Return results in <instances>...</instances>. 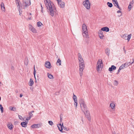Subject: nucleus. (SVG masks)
Wrapping results in <instances>:
<instances>
[{
  "label": "nucleus",
  "instance_id": "obj_1",
  "mask_svg": "<svg viewBox=\"0 0 134 134\" xmlns=\"http://www.w3.org/2000/svg\"><path fill=\"white\" fill-rule=\"evenodd\" d=\"M46 2L45 5L47 10V11L49 15L52 16H54V14L56 13V8L54 7V5L50 0H45Z\"/></svg>",
  "mask_w": 134,
  "mask_h": 134
},
{
  "label": "nucleus",
  "instance_id": "obj_2",
  "mask_svg": "<svg viewBox=\"0 0 134 134\" xmlns=\"http://www.w3.org/2000/svg\"><path fill=\"white\" fill-rule=\"evenodd\" d=\"M82 34L83 36L87 38L88 37V31L85 24H83L82 26Z\"/></svg>",
  "mask_w": 134,
  "mask_h": 134
},
{
  "label": "nucleus",
  "instance_id": "obj_3",
  "mask_svg": "<svg viewBox=\"0 0 134 134\" xmlns=\"http://www.w3.org/2000/svg\"><path fill=\"white\" fill-rule=\"evenodd\" d=\"M103 66V64L102 62V60L99 59L97 63V70L98 71H99L100 68H102Z\"/></svg>",
  "mask_w": 134,
  "mask_h": 134
},
{
  "label": "nucleus",
  "instance_id": "obj_4",
  "mask_svg": "<svg viewBox=\"0 0 134 134\" xmlns=\"http://www.w3.org/2000/svg\"><path fill=\"white\" fill-rule=\"evenodd\" d=\"M83 4L87 9H89L90 8L91 3L89 0H86L83 2Z\"/></svg>",
  "mask_w": 134,
  "mask_h": 134
},
{
  "label": "nucleus",
  "instance_id": "obj_5",
  "mask_svg": "<svg viewBox=\"0 0 134 134\" xmlns=\"http://www.w3.org/2000/svg\"><path fill=\"white\" fill-rule=\"evenodd\" d=\"M131 36V34H130L129 35H128V34H125L122 35V37L125 40H127L128 42H129L130 41Z\"/></svg>",
  "mask_w": 134,
  "mask_h": 134
},
{
  "label": "nucleus",
  "instance_id": "obj_6",
  "mask_svg": "<svg viewBox=\"0 0 134 134\" xmlns=\"http://www.w3.org/2000/svg\"><path fill=\"white\" fill-rule=\"evenodd\" d=\"M78 57L79 60V64L84 63V61L83 59L82 56L81 54L80 53H79L78 54Z\"/></svg>",
  "mask_w": 134,
  "mask_h": 134
},
{
  "label": "nucleus",
  "instance_id": "obj_7",
  "mask_svg": "<svg viewBox=\"0 0 134 134\" xmlns=\"http://www.w3.org/2000/svg\"><path fill=\"white\" fill-rule=\"evenodd\" d=\"M23 6H24L25 7L31 4L30 0H27V1H23Z\"/></svg>",
  "mask_w": 134,
  "mask_h": 134
},
{
  "label": "nucleus",
  "instance_id": "obj_8",
  "mask_svg": "<svg viewBox=\"0 0 134 134\" xmlns=\"http://www.w3.org/2000/svg\"><path fill=\"white\" fill-rule=\"evenodd\" d=\"M58 5L59 7L61 8H63L64 6V3L61 2V0H57Z\"/></svg>",
  "mask_w": 134,
  "mask_h": 134
},
{
  "label": "nucleus",
  "instance_id": "obj_9",
  "mask_svg": "<svg viewBox=\"0 0 134 134\" xmlns=\"http://www.w3.org/2000/svg\"><path fill=\"white\" fill-rule=\"evenodd\" d=\"M113 3L115 6L119 8L120 10H121V8L119 6L118 3L116 0H112Z\"/></svg>",
  "mask_w": 134,
  "mask_h": 134
},
{
  "label": "nucleus",
  "instance_id": "obj_10",
  "mask_svg": "<svg viewBox=\"0 0 134 134\" xmlns=\"http://www.w3.org/2000/svg\"><path fill=\"white\" fill-rule=\"evenodd\" d=\"M80 107L81 110L83 112H84V111L87 110V107L85 104L82 105L80 106Z\"/></svg>",
  "mask_w": 134,
  "mask_h": 134
},
{
  "label": "nucleus",
  "instance_id": "obj_11",
  "mask_svg": "<svg viewBox=\"0 0 134 134\" xmlns=\"http://www.w3.org/2000/svg\"><path fill=\"white\" fill-rule=\"evenodd\" d=\"M79 71H83V70L85 68L84 63L79 64Z\"/></svg>",
  "mask_w": 134,
  "mask_h": 134
},
{
  "label": "nucleus",
  "instance_id": "obj_12",
  "mask_svg": "<svg viewBox=\"0 0 134 134\" xmlns=\"http://www.w3.org/2000/svg\"><path fill=\"white\" fill-rule=\"evenodd\" d=\"M45 65L46 68H50L51 67L50 63L49 62H46L45 63Z\"/></svg>",
  "mask_w": 134,
  "mask_h": 134
},
{
  "label": "nucleus",
  "instance_id": "obj_13",
  "mask_svg": "<svg viewBox=\"0 0 134 134\" xmlns=\"http://www.w3.org/2000/svg\"><path fill=\"white\" fill-rule=\"evenodd\" d=\"M41 126L40 124H35L32 125L31 127L33 128H36L39 127Z\"/></svg>",
  "mask_w": 134,
  "mask_h": 134
},
{
  "label": "nucleus",
  "instance_id": "obj_14",
  "mask_svg": "<svg viewBox=\"0 0 134 134\" xmlns=\"http://www.w3.org/2000/svg\"><path fill=\"white\" fill-rule=\"evenodd\" d=\"M106 32H108L109 31V29L108 27H102L101 29V30Z\"/></svg>",
  "mask_w": 134,
  "mask_h": 134
},
{
  "label": "nucleus",
  "instance_id": "obj_15",
  "mask_svg": "<svg viewBox=\"0 0 134 134\" xmlns=\"http://www.w3.org/2000/svg\"><path fill=\"white\" fill-rule=\"evenodd\" d=\"M116 67L114 65H112L111 67H110L109 69V70L110 71H111L113 70L116 69Z\"/></svg>",
  "mask_w": 134,
  "mask_h": 134
},
{
  "label": "nucleus",
  "instance_id": "obj_16",
  "mask_svg": "<svg viewBox=\"0 0 134 134\" xmlns=\"http://www.w3.org/2000/svg\"><path fill=\"white\" fill-rule=\"evenodd\" d=\"M99 36L100 39H102L104 36L103 34V33L101 30L99 31Z\"/></svg>",
  "mask_w": 134,
  "mask_h": 134
},
{
  "label": "nucleus",
  "instance_id": "obj_17",
  "mask_svg": "<svg viewBox=\"0 0 134 134\" xmlns=\"http://www.w3.org/2000/svg\"><path fill=\"white\" fill-rule=\"evenodd\" d=\"M58 125L61 127V129L60 130V131L62 133L64 132L63 131V127H64L63 126V123L62 122V124H61V123H60L58 124Z\"/></svg>",
  "mask_w": 134,
  "mask_h": 134
},
{
  "label": "nucleus",
  "instance_id": "obj_18",
  "mask_svg": "<svg viewBox=\"0 0 134 134\" xmlns=\"http://www.w3.org/2000/svg\"><path fill=\"white\" fill-rule=\"evenodd\" d=\"M16 4H17V7L19 8V9L20 8V2L19 0H15Z\"/></svg>",
  "mask_w": 134,
  "mask_h": 134
},
{
  "label": "nucleus",
  "instance_id": "obj_19",
  "mask_svg": "<svg viewBox=\"0 0 134 134\" xmlns=\"http://www.w3.org/2000/svg\"><path fill=\"white\" fill-rule=\"evenodd\" d=\"M30 29L31 30L33 33H35L36 32V30L32 26H31L30 27Z\"/></svg>",
  "mask_w": 134,
  "mask_h": 134
},
{
  "label": "nucleus",
  "instance_id": "obj_20",
  "mask_svg": "<svg viewBox=\"0 0 134 134\" xmlns=\"http://www.w3.org/2000/svg\"><path fill=\"white\" fill-rule=\"evenodd\" d=\"M27 124V122H22L21 124V125L23 127H25L26 126Z\"/></svg>",
  "mask_w": 134,
  "mask_h": 134
},
{
  "label": "nucleus",
  "instance_id": "obj_21",
  "mask_svg": "<svg viewBox=\"0 0 134 134\" xmlns=\"http://www.w3.org/2000/svg\"><path fill=\"white\" fill-rule=\"evenodd\" d=\"M105 53L109 56L110 53V50L108 48H107L105 50Z\"/></svg>",
  "mask_w": 134,
  "mask_h": 134
},
{
  "label": "nucleus",
  "instance_id": "obj_22",
  "mask_svg": "<svg viewBox=\"0 0 134 134\" xmlns=\"http://www.w3.org/2000/svg\"><path fill=\"white\" fill-rule=\"evenodd\" d=\"M79 103L80 104V106L82 105V104H85V102L84 101V100L83 99H80L79 101Z\"/></svg>",
  "mask_w": 134,
  "mask_h": 134
},
{
  "label": "nucleus",
  "instance_id": "obj_23",
  "mask_svg": "<svg viewBox=\"0 0 134 134\" xmlns=\"http://www.w3.org/2000/svg\"><path fill=\"white\" fill-rule=\"evenodd\" d=\"M34 83V82L32 79H30L29 82V85L30 86H32Z\"/></svg>",
  "mask_w": 134,
  "mask_h": 134
},
{
  "label": "nucleus",
  "instance_id": "obj_24",
  "mask_svg": "<svg viewBox=\"0 0 134 134\" xmlns=\"http://www.w3.org/2000/svg\"><path fill=\"white\" fill-rule=\"evenodd\" d=\"M1 9L3 10H4L5 8L4 6V3L3 2H2L1 4Z\"/></svg>",
  "mask_w": 134,
  "mask_h": 134
},
{
  "label": "nucleus",
  "instance_id": "obj_25",
  "mask_svg": "<svg viewBox=\"0 0 134 134\" xmlns=\"http://www.w3.org/2000/svg\"><path fill=\"white\" fill-rule=\"evenodd\" d=\"M28 62H29L28 59L27 57H26L25 58V61H24L25 64L26 65H27L28 64Z\"/></svg>",
  "mask_w": 134,
  "mask_h": 134
},
{
  "label": "nucleus",
  "instance_id": "obj_26",
  "mask_svg": "<svg viewBox=\"0 0 134 134\" xmlns=\"http://www.w3.org/2000/svg\"><path fill=\"white\" fill-rule=\"evenodd\" d=\"M47 76L50 79H53L54 78L53 76L52 75L49 73H48Z\"/></svg>",
  "mask_w": 134,
  "mask_h": 134
},
{
  "label": "nucleus",
  "instance_id": "obj_27",
  "mask_svg": "<svg viewBox=\"0 0 134 134\" xmlns=\"http://www.w3.org/2000/svg\"><path fill=\"white\" fill-rule=\"evenodd\" d=\"M61 61L60 59H58L56 63L57 64V65H58L59 66H60L61 65Z\"/></svg>",
  "mask_w": 134,
  "mask_h": 134
},
{
  "label": "nucleus",
  "instance_id": "obj_28",
  "mask_svg": "<svg viewBox=\"0 0 134 134\" xmlns=\"http://www.w3.org/2000/svg\"><path fill=\"white\" fill-rule=\"evenodd\" d=\"M110 106L113 109H114L115 108V105L114 103H111L110 104Z\"/></svg>",
  "mask_w": 134,
  "mask_h": 134
},
{
  "label": "nucleus",
  "instance_id": "obj_29",
  "mask_svg": "<svg viewBox=\"0 0 134 134\" xmlns=\"http://www.w3.org/2000/svg\"><path fill=\"white\" fill-rule=\"evenodd\" d=\"M7 126L9 129L10 130H12L13 127V125L12 124H8Z\"/></svg>",
  "mask_w": 134,
  "mask_h": 134
},
{
  "label": "nucleus",
  "instance_id": "obj_30",
  "mask_svg": "<svg viewBox=\"0 0 134 134\" xmlns=\"http://www.w3.org/2000/svg\"><path fill=\"white\" fill-rule=\"evenodd\" d=\"M107 4L109 7L111 8L113 6V4L112 3L109 2H108L107 3Z\"/></svg>",
  "mask_w": 134,
  "mask_h": 134
},
{
  "label": "nucleus",
  "instance_id": "obj_31",
  "mask_svg": "<svg viewBox=\"0 0 134 134\" xmlns=\"http://www.w3.org/2000/svg\"><path fill=\"white\" fill-rule=\"evenodd\" d=\"M83 112L84 113V114H85V116L86 115H90L89 111L87 110L84 111V112Z\"/></svg>",
  "mask_w": 134,
  "mask_h": 134
},
{
  "label": "nucleus",
  "instance_id": "obj_32",
  "mask_svg": "<svg viewBox=\"0 0 134 134\" xmlns=\"http://www.w3.org/2000/svg\"><path fill=\"white\" fill-rule=\"evenodd\" d=\"M34 71L33 74H34V77L35 78V79H36V77H35V75H36V71L35 70V65L34 66Z\"/></svg>",
  "mask_w": 134,
  "mask_h": 134
},
{
  "label": "nucleus",
  "instance_id": "obj_33",
  "mask_svg": "<svg viewBox=\"0 0 134 134\" xmlns=\"http://www.w3.org/2000/svg\"><path fill=\"white\" fill-rule=\"evenodd\" d=\"M0 108L1 112L3 113V108L2 105L1 104H0Z\"/></svg>",
  "mask_w": 134,
  "mask_h": 134
},
{
  "label": "nucleus",
  "instance_id": "obj_34",
  "mask_svg": "<svg viewBox=\"0 0 134 134\" xmlns=\"http://www.w3.org/2000/svg\"><path fill=\"white\" fill-rule=\"evenodd\" d=\"M73 99L74 101L77 100L76 96L73 94Z\"/></svg>",
  "mask_w": 134,
  "mask_h": 134
},
{
  "label": "nucleus",
  "instance_id": "obj_35",
  "mask_svg": "<svg viewBox=\"0 0 134 134\" xmlns=\"http://www.w3.org/2000/svg\"><path fill=\"white\" fill-rule=\"evenodd\" d=\"M86 117L87 119L88 120H91V118L90 116V115H86Z\"/></svg>",
  "mask_w": 134,
  "mask_h": 134
},
{
  "label": "nucleus",
  "instance_id": "obj_36",
  "mask_svg": "<svg viewBox=\"0 0 134 134\" xmlns=\"http://www.w3.org/2000/svg\"><path fill=\"white\" fill-rule=\"evenodd\" d=\"M125 67V64H122L119 67V68L121 70L124 68Z\"/></svg>",
  "mask_w": 134,
  "mask_h": 134
},
{
  "label": "nucleus",
  "instance_id": "obj_37",
  "mask_svg": "<svg viewBox=\"0 0 134 134\" xmlns=\"http://www.w3.org/2000/svg\"><path fill=\"white\" fill-rule=\"evenodd\" d=\"M10 109L12 111H15L16 110V108H12L11 107H9Z\"/></svg>",
  "mask_w": 134,
  "mask_h": 134
},
{
  "label": "nucleus",
  "instance_id": "obj_38",
  "mask_svg": "<svg viewBox=\"0 0 134 134\" xmlns=\"http://www.w3.org/2000/svg\"><path fill=\"white\" fill-rule=\"evenodd\" d=\"M42 24L41 22L39 21L37 23V25L38 27H40Z\"/></svg>",
  "mask_w": 134,
  "mask_h": 134
},
{
  "label": "nucleus",
  "instance_id": "obj_39",
  "mask_svg": "<svg viewBox=\"0 0 134 134\" xmlns=\"http://www.w3.org/2000/svg\"><path fill=\"white\" fill-rule=\"evenodd\" d=\"M131 63L130 62H129L128 63H126L125 64H125V66H128L129 65H130V64H131Z\"/></svg>",
  "mask_w": 134,
  "mask_h": 134
},
{
  "label": "nucleus",
  "instance_id": "obj_40",
  "mask_svg": "<svg viewBox=\"0 0 134 134\" xmlns=\"http://www.w3.org/2000/svg\"><path fill=\"white\" fill-rule=\"evenodd\" d=\"M75 103H74V105H75V108H77V100L76 101H75Z\"/></svg>",
  "mask_w": 134,
  "mask_h": 134
},
{
  "label": "nucleus",
  "instance_id": "obj_41",
  "mask_svg": "<svg viewBox=\"0 0 134 134\" xmlns=\"http://www.w3.org/2000/svg\"><path fill=\"white\" fill-rule=\"evenodd\" d=\"M63 129L64 130L66 131H69V128H67V127H63Z\"/></svg>",
  "mask_w": 134,
  "mask_h": 134
},
{
  "label": "nucleus",
  "instance_id": "obj_42",
  "mask_svg": "<svg viewBox=\"0 0 134 134\" xmlns=\"http://www.w3.org/2000/svg\"><path fill=\"white\" fill-rule=\"evenodd\" d=\"M118 82L116 80H115L114 83V84L115 86H117L118 85Z\"/></svg>",
  "mask_w": 134,
  "mask_h": 134
},
{
  "label": "nucleus",
  "instance_id": "obj_43",
  "mask_svg": "<svg viewBox=\"0 0 134 134\" xmlns=\"http://www.w3.org/2000/svg\"><path fill=\"white\" fill-rule=\"evenodd\" d=\"M48 122L49 124L51 125H52L53 124V123L52 121H49Z\"/></svg>",
  "mask_w": 134,
  "mask_h": 134
},
{
  "label": "nucleus",
  "instance_id": "obj_44",
  "mask_svg": "<svg viewBox=\"0 0 134 134\" xmlns=\"http://www.w3.org/2000/svg\"><path fill=\"white\" fill-rule=\"evenodd\" d=\"M29 114L30 115L29 116L31 118L33 116V114L31 113V112H29Z\"/></svg>",
  "mask_w": 134,
  "mask_h": 134
},
{
  "label": "nucleus",
  "instance_id": "obj_45",
  "mask_svg": "<svg viewBox=\"0 0 134 134\" xmlns=\"http://www.w3.org/2000/svg\"><path fill=\"white\" fill-rule=\"evenodd\" d=\"M131 3H130L129 6H128V8L130 9L129 11H130L131 10Z\"/></svg>",
  "mask_w": 134,
  "mask_h": 134
},
{
  "label": "nucleus",
  "instance_id": "obj_46",
  "mask_svg": "<svg viewBox=\"0 0 134 134\" xmlns=\"http://www.w3.org/2000/svg\"><path fill=\"white\" fill-rule=\"evenodd\" d=\"M83 71H80L79 74H80V76H82V73H83Z\"/></svg>",
  "mask_w": 134,
  "mask_h": 134
},
{
  "label": "nucleus",
  "instance_id": "obj_47",
  "mask_svg": "<svg viewBox=\"0 0 134 134\" xmlns=\"http://www.w3.org/2000/svg\"><path fill=\"white\" fill-rule=\"evenodd\" d=\"M19 118L21 120H23L24 119L20 115H19Z\"/></svg>",
  "mask_w": 134,
  "mask_h": 134
},
{
  "label": "nucleus",
  "instance_id": "obj_48",
  "mask_svg": "<svg viewBox=\"0 0 134 134\" xmlns=\"http://www.w3.org/2000/svg\"><path fill=\"white\" fill-rule=\"evenodd\" d=\"M40 4L41 5V12L43 13V8L42 6V4Z\"/></svg>",
  "mask_w": 134,
  "mask_h": 134
},
{
  "label": "nucleus",
  "instance_id": "obj_49",
  "mask_svg": "<svg viewBox=\"0 0 134 134\" xmlns=\"http://www.w3.org/2000/svg\"><path fill=\"white\" fill-rule=\"evenodd\" d=\"M121 69H120L119 68V69H118V72H117L116 73V74H119V72H120V70H121Z\"/></svg>",
  "mask_w": 134,
  "mask_h": 134
},
{
  "label": "nucleus",
  "instance_id": "obj_50",
  "mask_svg": "<svg viewBox=\"0 0 134 134\" xmlns=\"http://www.w3.org/2000/svg\"><path fill=\"white\" fill-rule=\"evenodd\" d=\"M123 50L124 51V52L125 54H126V50L125 49V47L124 46L123 48Z\"/></svg>",
  "mask_w": 134,
  "mask_h": 134
},
{
  "label": "nucleus",
  "instance_id": "obj_51",
  "mask_svg": "<svg viewBox=\"0 0 134 134\" xmlns=\"http://www.w3.org/2000/svg\"><path fill=\"white\" fill-rule=\"evenodd\" d=\"M31 117L29 116V117H27L26 118V120H30L31 118Z\"/></svg>",
  "mask_w": 134,
  "mask_h": 134
},
{
  "label": "nucleus",
  "instance_id": "obj_52",
  "mask_svg": "<svg viewBox=\"0 0 134 134\" xmlns=\"http://www.w3.org/2000/svg\"><path fill=\"white\" fill-rule=\"evenodd\" d=\"M63 115L62 114H60V118H62Z\"/></svg>",
  "mask_w": 134,
  "mask_h": 134
},
{
  "label": "nucleus",
  "instance_id": "obj_53",
  "mask_svg": "<svg viewBox=\"0 0 134 134\" xmlns=\"http://www.w3.org/2000/svg\"><path fill=\"white\" fill-rule=\"evenodd\" d=\"M130 3H131V4H133L134 3V0H132V1Z\"/></svg>",
  "mask_w": 134,
  "mask_h": 134
},
{
  "label": "nucleus",
  "instance_id": "obj_54",
  "mask_svg": "<svg viewBox=\"0 0 134 134\" xmlns=\"http://www.w3.org/2000/svg\"><path fill=\"white\" fill-rule=\"evenodd\" d=\"M62 118H61L60 119V122L61 123L62 122Z\"/></svg>",
  "mask_w": 134,
  "mask_h": 134
},
{
  "label": "nucleus",
  "instance_id": "obj_55",
  "mask_svg": "<svg viewBox=\"0 0 134 134\" xmlns=\"http://www.w3.org/2000/svg\"><path fill=\"white\" fill-rule=\"evenodd\" d=\"M23 96V95L22 94V93L20 94V98L21 97Z\"/></svg>",
  "mask_w": 134,
  "mask_h": 134
},
{
  "label": "nucleus",
  "instance_id": "obj_56",
  "mask_svg": "<svg viewBox=\"0 0 134 134\" xmlns=\"http://www.w3.org/2000/svg\"><path fill=\"white\" fill-rule=\"evenodd\" d=\"M57 127H58V129H59V130L60 131V130L61 129H60V127L59 126V125H57Z\"/></svg>",
  "mask_w": 134,
  "mask_h": 134
},
{
  "label": "nucleus",
  "instance_id": "obj_57",
  "mask_svg": "<svg viewBox=\"0 0 134 134\" xmlns=\"http://www.w3.org/2000/svg\"><path fill=\"white\" fill-rule=\"evenodd\" d=\"M132 60L133 61V62H132V63H131V64H133V63L134 62V59H132Z\"/></svg>",
  "mask_w": 134,
  "mask_h": 134
},
{
  "label": "nucleus",
  "instance_id": "obj_58",
  "mask_svg": "<svg viewBox=\"0 0 134 134\" xmlns=\"http://www.w3.org/2000/svg\"><path fill=\"white\" fill-rule=\"evenodd\" d=\"M117 13H121V11L120 10H119L117 11Z\"/></svg>",
  "mask_w": 134,
  "mask_h": 134
},
{
  "label": "nucleus",
  "instance_id": "obj_59",
  "mask_svg": "<svg viewBox=\"0 0 134 134\" xmlns=\"http://www.w3.org/2000/svg\"><path fill=\"white\" fill-rule=\"evenodd\" d=\"M59 93L58 92H56L55 93V94L56 95H58V94Z\"/></svg>",
  "mask_w": 134,
  "mask_h": 134
},
{
  "label": "nucleus",
  "instance_id": "obj_60",
  "mask_svg": "<svg viewBox=\"0 0 134 134\" xmlns=\"http://www.w3.org/2000/svg\"><path fill=\"white\" fill-rule=\"evenodd\" d=\"M18 9H19V8H18ZM18 10L19 11V12L20 15V14H21V13H20V8L18 9Z\"/></svg>",
  "mask_w": 134,
  "mask_h": 134
},
{
  "label": "nucleus",
  "instance_id": "obj_61",
  "mask_svg": "<svg viewBox=\"0 0 134 134\" xmlns=\"http://www.w3.org/2000/svg\"><path fill=\"white\" fill-rule=\"evenodd\" d=\"M34 111H31V112H31V113H34Z\"/></svg>",
  "mask_w": 134,
  "mask_h": 134
},
{
  "label": "nucleus",
  "instance_id": "obj_62",
  "mask_svg": "<svg viewBox=\"0 0 134 134\" xmlns=\"http://www.w3.org/2000/svg\"><path fill=\"white\" fill-rule=\"evenodd\" d=\"M15 92L16 93H17L18 92V91L16 90L15 91Z\"/></svg>",
  "mask_w": 134,
  "mask_h": 134
},
{
  "label": "nucleus",
  "instance_id": "obj_63",
  "mask_svg": "<svg viewBox=\"0 0 134 134\" xmlns=\"http://www.w3.org/2000/svg\"><path fill=\"white\" fill-rule=\"evenodd\" d=\"M31 17H30V18H29V20H31Z\"/></svg>",
  "mask_w": 134,
  "mask_h": 134
},
{
  "label": "nucleus",
  "instance_id": "obj_64",
  "mask_svg": "<svg viewBox=\"0 0 134 134\" xmlns=\"http://www.w3.org/2000/svg\"><path fill=\"white\" fill-rule=\"evenodd\" d=\"M30 15H31V13H30Z\"/></svg>",
  "mask_w": 134,
  "mask_h": 134
}]
</instances>
